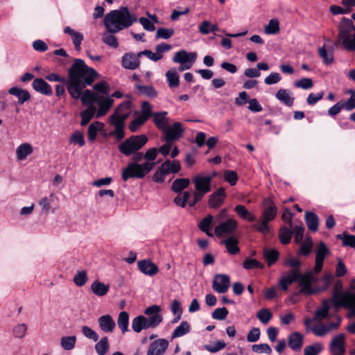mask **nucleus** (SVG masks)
Wrapping results in <instances>:
<instances>
[{
  "mask_svg": "<svg viewBox=\"0 0 355 355\" xmlns=\"http://www.w3.org/2000/svg\"><path fill=\"white\" fill-rule=\"evenodd\" d=\"M110 348L108 338L104 336L95 345V350L98 355H105Z\"/></svg>",
  "mask_w": 355,
  "mask_h": 355,
  "instance_id": "nucleus-44",
  "label": "nucleus"
},
{
  "mask_svg": "<svg viewBox=\"0 0 355 355\" xmlns=\"http://www.w3.org/2000/svg\"><path fill=\"white\" fill-rule=\"evenodd\" d=\"M257 317L262 324H267L271 320L272 313L268 309H261L257 312Z\"/></svg>",
  "mask_w": 355,
  "mask_h": 355,
  "instance_id": "nucleus-53",
  "label": "nucleus"
},
{
  "mask_svg": "<svg viewBox=\"0 0 355 355\" xmlns=\"http://www.w3.org/2000/svg\"><path fill=\"white\" fill-rule=\"evenodd\" d=\"M96 108L94 106H89L87 109L80 113L82 126L86 125L94 115Z\"/></svg>",
  "mask_w": 355,
  "mask_h": 355,
  "instance_id": "nucleus-49",
  "label": "nucleus"
},
{
  "mask_svg": "<svg viewBox=\"0 0 355 355\" xmlns=\"http://www.w3.org/2000/svg\"><path fill=\"white\" fill-rule=\"evenodd\" d=\"M148 141V137L145 135H133L126 139L119 146V151L129 156L140 150Z\"/></svg>",
  "mask_w": 355,
  "mask_h": 355,
  "instance_id": "nucleus-7",
  "label": "nucleus"
},
{
  "mask_svg": "<svg viewBox=\"0 0 355 355\" xmlns=\"http://www.w3.org/2000/svg\"><path fill=\"white\" fill-rule=\"evenodd\" d=\"M148 119L137 114V116L130 123L129 129L132 132H135Z\"/></svg>",
  "mask_w": 355,
  "mask_h": 355,
  "instance_id": "nucleus-55",
  "label": "nucleus"
},
{
  "mask_svg": "<svg viewBox=\"0 0 355 355\" xmlns=\"http://www.w3.org/2000/svg\"><path fill=\"white\" fill-rule=\"evenodd\" d=\"M140 56L133 53H125L121 58L122 66L127 69L134 70L139 67L140 64Z\"/></svg>",
  "mask_w": 355,
  "mask_h": 355,
  "instance_id": "nucleus-19",
  "label": "nucleus"
},
{
  "mask_svg": "<svg viewBox=\"0 0 355 355\" xmlns=\"http://www.w3.org/2000/svg\"><path fill=\"white\" fill-rule=\"evenodd\" d=\"M323 349V345L320 343H315L313 345L306 346L304 349V355H318Z\"/></svg>",
  "mask_w": 355,
  "mask_h": 355,
  "instance_id": "nucleus-54",
  "label": "nucleus"
},
{
  "mask_svg": "<svg viewBox=\"0 0 355 355\" xmlns=\"http://www.w3.org/2000/svg\"><path fill=\"white\" fill-rule=\"evenodd\" d=\"M292 236L293 232L290 227H286L285 226L281 227L279 232V237L282 244L289 243Z\"/></svg>",
  "mask_w": 355,
  "mask_h": 355,
  "instance_id": "nucleus-51",
  "label": "nucleus"
},
{
  "mask_svg": "<svg viewBox=\"0 0 355 355\" xmlns=\"http://www.w3.org/2000/svg\"><path fill=\"white\" fill-rule=\"evenodd\" d=\"M54 198L58 199L55 194L53 193H51L49 196L43 197L38 201V205L40 206L43 211L47 213L50 211L51 208V205Z\"/></svg>",
  "mask_w": 355,
  "mask_h": 355,
  "instance_id": "nucleus-47",
  "label": "nucleus"
},
{
  "mask_svg": "<svg viewBox=\"0 0 355 355\" xmlns=\"http://www.w3.org/2000/svg\"><path fill=\"white\" fill-rule=\"evenodd\" d=\"M92 293L98 297L105 296L110 290V284L95 280L91 285Z\"/></svg>",
  "mask_w": 355,
  "mask_h": 355,
  "instance_id": "nucleus-32",
  "label": "nucleus"
},
{
  "mask_svg": "<svg viewBox=\"0 0 355 355\" xmlns=\"http://www.w3.org/2000/svg\"><path fill=\"white\" fill-rule=\"evenodd\" d=\"M63 31L71 37L75 50L80 51L81 43L84 39L83 35L69 26H66Z\"/></svg>",
  "mask_w": 355,
  "mask_h": 355,
  "instance_id": "nucleus-26",
  "label": "nucleus"
},
{
  "mask_svg": "<svg viewBox=\"0 0 355 355\" xmlns=\"http://www.w3.org/2000/svg\"><path fill=\"white\" fill-rule=\"evenodd\" d=\"M221 243L225 245L227 251L230 254H236L239 252V248L238 247L239 241L234 236H230L223 240Z\"/></svg>",
  "mask_w": 355,
  "mask_h": 355,
  "instance_id": "nucleus-35",
  "label": "nucleus"
},
{
  "mask_svg": "<svg viewBox=\"0 0 355 355\" xmlns=\"http://www.w3.org/2000/svg\"><path fill=\"white\" fill-rule=\"evenodd\" d=\"M103 127V123L96 121L89 125L87 130L88 139L93 141L96 139L98 132Z\"/></svg>",
  "mask_w": 355,
  "mask_h": 355,
  "instance_id": "nucleus-46",
  "label": "nucleus"
},
{
  "mask_svg": "<svg viewBox=\"0 0 355 355\" xmlns=\"http://www.w3.org/2000/svg\"><path fill=\"white\" fill-rule=\"evenodd\" d=\"M297 282L300 286V293L306 295L316 294L319 290L312 287V284L316 282L313 271L309 270L304 273H301L297 269H291L287 272L282 275L279 280L280 288L284 291H287L289 285Z\"/></svg>",
  "mask_w": 355,
  "mask_h": 355,
  "instance_id": "nucleus-2",
  "label": "nucleus"
},
{
  "mask_svg": "<svg viewBox=\"0 0 355 355\" xmlns=\"http://www.w3.org/2000/svg\"><path fill=\"white\" fill-rule=\"evenodd\" d=\"M110 122L111 124L114 125L115 130L113 132H111V135H115L116 137V139L118 141L121 140L124 136V121H122L121 119H110Z\"/></svg>",
  "mask_w": 355,
  "mask_h": 355,
  "instance_id": "nucleus-34",
  "label": "nucleus"
},
{
  "mask_svg": "<svg viewBox=\"0 0 355 355\" xmlns=\"http://www.w3.org/2000/svg\"><path fill=\"white\" fill-rule=\"evenodd\" d=\"M340 321L341 318L338 317L336 322H329L327 324H324L322 322H319L311 327V331L318 337H324L330 331L337 329L340 326Z\"/></svg>",
  "mask_w": 355,
  "mask_h": 355,
  "instance_id": "nucleus-11",
  "label": "nucleus"
},
{
  "mask_svg": "<svg viewBox=\"0 0 355 355\" xmlns=\"http://www.w3.org/2000/svg\"><path fill=\"white\" fill-rule=\"evenodd\" d=\"M162 170L166 174L177 173L181 169L180 162L179 160L174 159L173 161L170 159L166 160L161 164Z\"/></svg>",
  "mask_w": 355,
  "mask_h": 355,
  "instance_id": "nucleus-31",
  "label": "nucleus"
},
{
  "mask_svg": "<svg viewBox=\"0 0 355 355\" xmlns=\"http://www.w3.org/2000/svg\"><path fill=\"white\" fill-rule=\"evenodd\" d=\"M190 184V180L188 178H178L172 184L171 189L175 193H180L183 189L187 188Z\"/></svg>",
  "mask_w": 355,
  "mask_h": 355,
  "instance_id": "nucleus-42",
  "label": "nucleus"
},
{
  "mask_svg": "<svg viewBox=\"0 0 355 355\" xmlns=\"http://www.w3.org/2000/svg\"><path fill=\"white\" fill-rule=\"evenodd\" d=\"M27 329L28 327L26 324H18L13 327L12 334L16 338H23L26 334Z\"/></svg>",
  "mask_w": 355,
  "mask_h": 355,
  "instance_id": "nucleus-58",
  "label": "nucleus"
},
{
  "mask_svg": "<svg viewBox=\"0 0 355 355\" xmlns=\"http://www.w3.org/2000/svg\"><path fill=\"white\" fill-rule=\"evenodd\" d=\"M238 223L233 218H229L216 227L214 233L216 236L220 238L232 234L237 228Z\"/></svg>",
  "mask_w": 355,
  "mask_h": 355,
  "instance_id": "nucleus-12",
  "label": "nucleus"
},
{
  "mask_svg": "<svg viewBox=\"0 0 355 355\" xmlns=\"http://www.w3.org/2000/svg\"><path fill=\"white\" fill-rule=\"evenodd\" d=\"M158 155V149L156 148H149L144 153L145 162L130 163L123 169L121 177L123 180L127 181L130 178H143L149 173L155 167L156 163L154 162Z\"/></svg>",
  "mask_w": 355,
  "mask_h": 355,
  "instance_id": "nucleus-3",
  "label": "nucleus"
},
{
  "mask_svg": "<svg viewBox=\"0 0 355 355\" xmlns=\"http://www.w3.org/2000/svg\"><path fill=\"white\" fill-rule=\"evenodd\" d=\"M243 267L247 270L253 268H263V265L254 259H246L243 263Z\"/></svg>",
  "mask_w": 355,
  "mask_h": 355,
  "instance_id": "nucleus-64",
  "label": "nucleus"
},
{
  "mask_svg": "<svg viewBox=\"0 0 355 355\" xmlns=\"http://www.w3.org/2000/svg\"><path fill=\"white\" fill-rule=\"evenodd\" d=\"M263 257L268 262V265L270 266L278 259L279 252L275 249H266L263 252Z\"/></svg>",
  "mask_w": 355,
  "mask_h": 355,
  "instance_id": "nucleus-50",
  "label": "nucleus"
},
{
  "mask_svg": "<svg viewBox=\"0 0 355 355\" xmlns=\"http://www.w3.org/2000/svg\"><path fill=\"white\" fill-rule=\"evenodd\" d=\"M304 336L299 332L291 334L288 338V345L294 351H300L302 349Z\"/></svg>",
  "mask_w": 355,
  "mask_h": 355,
  "instance_id": "nucleus-27",
  "label": "nucleus"
},
{
  "mask_svg": "<svg viewBox=\"0 0 355 355\" xmlns=\"http://www.w3.org/2000/svg\"><path fill=\"white\" fill-rule=\"evenodd\" d=\"M174 34L173 28H159L157 30L155 38L167 40L172 37Z\"/></svg>",
  "mask_w": 355,
  "mask_h": 355,
  "instance_id": "nucleus-59",
  "label": "nucleus"
},
{
  "mask_svg": "<svg viewBox=\"0 0 355 355\" xmlns=\"http://www.w3.org/2000/svg\"><path fill=\"white\" fill-rule=\"evenodd\" d=\"M213 176L202 174H198L192 178V182L194 184L196 197L198 199L199 197H203L207 193L209 192L211 189V180Z\"/></svg>",
  "mask_w": 355,
  "mask_h": 355,
  "instance_id": "nucleus-9",
  "label": "nucleus"
},
{
  "mask_svg": "<svg viewBox=\"0 0 355 355\" xmlns=\"http://www.w3.org/2000/svg\"><path fill=\"white\" fill-rule=\"evenodd\" d=\"M33 87L37 92L46 96L53 94L51 87L42 78H36L33 82Z\"/></svg>",
  "mask_w": 355,
  "mask_h": 355,
  "instance_id": "nucleus-25",
  "label": "nucleus"
},
{
  "mask_svg": "<svg viewBox=\"0 0 355 355\" xmlns=\"http://www.w3.org/2000/svg\"><path fill=\"white\" fill-rule=\"evenodd\" d=\"M305 221L309 230L316 232L318 229L319 220L318 216L312 211L305 213Z\"/></svg>",
  "mask_w": 355,
  "mask_h": 355,
  "instance_id": "nucleus-36",
  "label": "nucleus"
},
{
  "mask_svg": "<svg viewBox=\"0 0 355 355\" xmlns=\"http://www.w3.org/2000/svg\"><path fill=\"white\" fill-rule=\"evenodd\" d=\"M234 211L237 215L243 220H246L250 222L255 220V216L250 213L244 205H238L234 207Z\"/></svg>",
  "mask_w": 355,
  "mask_h": 355,
  "instance_id": "nucleus-40",
  "label": "nucleus"
},
{
  "mask_svg": "<svg viewBox=\"0 0 355 355\" xmlns=\"http://www.w3.org/2000/svg\"><path fill=\"white\" fill-rule=\"evenodd\" d=\"M76 342L75 336H64L60 339V345L64 350H71Z\"/></svg>",
  "mask_w": 355,
  "mask_h": 355,
  "instance_id": "nucleus-52",
  "label": "nucleus"
},
{
  "mask_svg": "<svg viewBox=\"0 0 355 355\" xmlns=\"http://www.w3.org/2000/svg\"><path fill=\"white\" fill-rule=\"evenodd\" d=\"M275 97L288 107L293 105L295 99L292 92L286 89H279L275 94Z\"/></svg>",
  "mask_w": 355,
  "mask_h": 355,
  "instance_id": "nucleus-28",
  "label": "nucleus"
},
{
  "mask_svg": "<svg viewBox=\"0 0 355 355\" xmlns=\"http://www.w3.org/2000/svg\"><path fill=\"white\" fill-rule=\"evenodd\" d=\"M338 43L350 51H355V27L353 21L344 18L339 26Z\"/></svg>",
  "mask_w": 355,
  "mask_h": 355,
  "instance_id": "nucleus-6",
  "label": "nucleus"
},
{
  "mask_svg": "<svg viewBox=\"0 0 355 355\" xmlns=\"http://www.w3.org/2000/svg\"><path fill=\"white\" fill-rule=\"evenodd\" d=\"M331 354L344 355L345 353V335L340 334L332 338L329 345Z\"/></svg>",
  "mask_w": 355,
  "mask_h": 355,
  "instance_id": "nucleus-13",
  "label": "nucleus"
},
{
  "mask_svg": "<svg viewBox=\"0 0 355 355\" xmlns=\"http://www.w3.org/2000/svg\"><path fill=\"white\" fill-rule=\"evenodd\" d=\"M159 318H147L140 315L132 320V328L136 333H140L144 329H154L158 326Z\"/></svg>",
  "mask_w": 355,
  "mask_h": 355,
  "instance_id": "nucleus-10",
  "label": "nucleus"
},
{
  "mask_svg": "<svg viewBox=\"0 0 355 355\" xmlns=\"http://www.w3.org/2000/svg\"><path fill=\"white\" fill-rule=\"evenodd\" d=\"M225 191L224 188H219L216 191L210 196L208 205L211 208H217L220 207L225 198Z\"/></svg>",
  "mask_w": 355,
  "mask_h": 355,
  "instance_id": "nucleus-23",
  "label": "nucleus"
},
{
  "mask_svg": "<svg viewBox=\"0 0 355 355\" xmlns=\"http://www.w3.org/2000/svg\"><path fill=\"white\" fill-rule=\"evenodd\" d=\"M137 265L139 270L144 275L153 276L158 272V268L150 261L141 260Z\"/></svg>",
  "mask_w": 355,
  "mask_h": 355,
  "instance_id": "nucleus-29",
  "label": "nucleus"
},
{
  "mask_svg": "<svg viewBox=\"0 0 355 355\" xmlns=\"http://www.w3.org/2000/svg\"><path fill=\"white\" fill-rule=\"evenodd\" d=\"M263 209L259 220L253 225L254 229L266 235L270 232L268 223L273 220L277 214V208L271 198H265L263 201Z\"/></svg>",
  "mask_w": 355,
  "mask_h": 355,
  "instance_id": "nucleus-5",
  "label": "nucleus"
},
{
  "mask_svg": "<svg viewBox=\"0 0 355 355\" xmlns=\"http://www.w3.org/2000/svg\"><path fill=\"white\" fill-rule=\"evenodd\" d=\"M168 112L166 111L155 112L153 114V120L157 128L164 130L167 128L169 120L166 117Z\"/></svg>",
  "mask_w": 355,
  "mask_h": 355,
  "instance_id": "nucleus-30",
  "label": "nucleus"
},
{
  "mask_svg": "<svg viewBox=\"0 0 355 355\" xmlns=\"http://www.w3.org/2000/svg\"><path fill=\"white\" fill-rule=\"evenodd\" d=\"M137 21L135 15H132L127 7H121L107 13L104 18V24L110 33H116L129 28Z\"/></svg>",
  "mask_w": 355,
  "mask_h": 355,
  "instance_id": "nucleus-4",
  "label": "nucleus"
},
{
  "mask_svg": "<svg viewBox=\"0 0 355 355\" xmlns=\"http://www.w3.org/2000/svg\"><path fill=\"white\" fill-rule=\"evenodd\" d=\"M166 77L170 87H177L179 85V75L175 69H169L166 73Z\"/></svg>",
  "mask_w": 355,
  "mask_h": 355,
  "instance_id": "nucleus-43",
  "label": "nucleus"
},
{
  "mask_svg": "<svg viewBox=\"0 0 355 355\" xmlns=\"http://www.w3.org/2000/svg\"><path fill=\"white\" fill-rule=\"evenodd\" d=\"M197 54L195 52L188 53L185 50L176 52L173 58V61L176 63L185 64L192 67L196 62Z\"/></svg>",
  "mask_w": 355,
  "mask_h": 355,
  "instance_id": "nucleus-18",
  "label": "nucleus"
},
{
  "mask_svg": "<svg viewBox=\"0 0 355 355\" xmlns=\"http://www.w3.org/2000/svg\"><path fill=\"white\" fill-rule=\"evenodd\" d=\"M213 219V216L209 214L202 218L198 224L199 229L202 232H205L208 236H213V234L211 232Z\"/></svg>",
  "mask_w": 355,
  "mask_h": 355,
  "instance_id": "nucleus-37",
  "label": "nucleus"
},
{
  "mask_svg": "<svg viewBox=\"0 0 355 355\" xmlns=\"http://www.w3.org/2000/svg\"><path fill=\"white\" fill-rule=\"evenodd\" d=\"M326 44H324L322 47L319 48L318 53L319 55L322 58L323 62L326 64H329L333 61V48L329 47L328 50L329 52H327V49H326Z\"/></svg>",
  "mask_w": 355,
  "mask_h": 355,
  "instance_id": "nucleus-48",
  "label": "nucleus"
},
{
  "mask_svg": "<svg viewBox=\"0 0 355 355\" xmlns=\"http://www.w3.org/2000/svg\"><path fill=\"white\" fill-rule=\"evenodd\" d=\"M329 302H331L330 300L329 301H322L321 306L318 307L315 312L313 318V321L321 322L324 319L329 318L330 309Z\"/></svg>",
  "mask_w": 355,
  "mask_h": 355,
  "instance_id": "nucleus-24",
  "label": "nucleus"
},
{
  "mask_svg": "<svg viewBox=\"0 0 355 355\" xmlns=\"http://www.w3.org/2000/svg\"><path fill=\"white\" fill-rule=\"evenodd\" d=\"M298 254L307 256L311 252L313 241L311 238H307L304 242L302 241Z\"/></svg>",
  "mask_w": 355,
  "mask_h": 355,
  "instance_id": "nucleus-60",
  "label": "nucleus"
},
{
  "mask_svg": "<svg viewBox=\"0 0 355 355\" xmlns=\"http://www.w3.org/2000/svg\"><path fill=\"white\" fill-rule=\"evenodd\" d=\"M131 103L130 101H125L121 103L115 110L113 114L111 115L110 119H121L125 121L130 113Z\"/></svg>",
  "mask_w": 355,
  "mask_h": 355,
  "instance_id": "nucleus-22",
  "label": "nucleus"
},
{
  "mask_svg": "<svg viewBox=\"0 0 355 355\" xmlns=\"http://www.w3.org/2000/svg\"><path fill=\"white\" fill-rule=\"evenodd\" d=\"M98 324L101 331L105 333H112L116 328L113 318L109 315H103L98 318Z\"/></svg>",
  "mask_w": 355,
  "mask_h": 355,
  "instance_id": "nucleus-21",
  "label": "nucleus"
},
{
  "mask_svg": "<svg viewBox=\"0 0 355 355\" xmlns=\"http://www.w3.org/2000/svg\"><path fill=\"white\" fill-rule=\"evenodd\" d=\"M33 152V146L28 143L19 145L16 149V155L18 160H24Z\"/></svg>",
  "mask_w": 355,
  "mask_h": 355,
  "instance_id": "nucleus-33",
  "label": "nucleus"
},
{
  "mask_svg": "<svg viewBox=\"0 0 355 355\" xmlns=\"http://www.w3.org/2000/svg\"><path fill=\"white\" fill-rule=\"evenodd\" d=\"M164 134V140L168 143L179 139L184 132L181 123L175 122L171 126H167L163 130Z\"/></svg>",
  "mask_w": 355,
  "mask_h": 355,
  "instance_id": "nucleus-14",
  "label": "nucleus"
},
{
  "mask_svg": "<svg viewBox=\"0 0 355 355\" xmlns=\"http://www.w3.org/2000/svg\"><path fill=\"white\" fill-rule=\"evenodd\" d=\"M137 89L139 94L148 96L149 97H155L157 92L152 86L137 85Z\"/></svg>",
  "mask_w": 355,
  "mask_h": 355,
  "instance_id": "nucleus-63",
  "label": "nucleus"
},
{
  "mask_svg": "<svg viewBox=\"0 0 355 355\" xmlns=\"http://www.w3.org/2000/svg\"><path fill=\"white\" fill-rule=\"evenodd\" d=\"M69 80L67 82V88L74 99L80 98L82 103L85 105L93 106L97 101L100 94L86 89L83 91L86 85H91L98 73L93 68L88 67L82 59H75L69 69Z\"/></svg>",
  "mask_w": 355,
  "mask_h": 355,
  "instance_id": "nucleus-1",
  "label": "nucleus"
},
{
  "mask_svg": "<svg viewBox=\"0 0 355 355\" xmlns=\"http://www.w3.org/2000/svg\"><path fill=\"white\" fill-rule=\"evenodd\" d=\"M338 237L342 239L344 246L355 249V235L343 233L341 235H338Z\"/></svg>",
  "mask_w": 355,
  "mask_h": 355,
  "instance_id": "nucleus-61",
  "label": "nucleus"
},
{
  "mask_svg": "<svg viewBox=\"0 0 355 355\" xmlns=\"http://www.w3.org/2000/svg\"><path fill=\"white\" fill-rule=\"evenodd\" d=\"M329 253V250L327 245L323 242H320L318 244L315 251V260L314 267V272L315 274L319 273L322 270L323 261Z\"/></svg>",
  "mask_w": 355,
  "mask_h": 355,
  "instance_id": "nucleus-16",
  "label": "nucleus"
},
{
  "mask_svg": "<svg viewBox=\"0 0 355 355\" xmlns=\"http://www.w3.org/2000/svg\"><path fill=\"white\" fill-rule=\"evenodd\" d=\"M336 309L344 306L349 309L348 318L355 317V293H345L344 295H337L336 293L330 299Z\"/></svg>",
  "mask_w": 355,
  "mask_h": 355,
  "instance_id": "nucleus-8",
  "label": "nucleus"
},
{
  "mask_svg": "<svg viewBox=\"0 0 355 355\" xmlns=\"http://www.w3.org/2000/svg\"><path fill=\"white\" fill-rule=\"evenodd\" d=\"M190 331V325L187 321H182L173 331L171 338H179L184 336Z\"/></svg>",
  "mask_w": 355,
  "mask_h": 355,
  "instance_id": "nucleus-41",
  "label": "nucleus"
},
{
  "mask_svg": "<svg viewBox=\"0 0 355 355\" xmlns=\"http://www.w3.org/2000/svg\"><path fill=\"white\" fill-rule=\"evenodd\" d=\"M116 322L117 325L123 334H125L129 331V314L126 311H121L119 313Z\"/></svg>",
  "mask_w": 355,
  "mask_h": 355,
  "instance_id": "nucleus-39",
  "label": "nucleus"
},
{
  "mask_svg": "<svg viewBox=\"0 0 355 355\" xmlns=\"http://www.w3.org/2000/svg\"><path fill=\"white\" fill-rule=\"evenodd\" d=\"M161 309L157 305H152L150 306L147 307L144 313L149 317L148 318H159L160 320H159L158 325L162 322L163 318L162 315L160 314Z\"/></svg>",
  "mask_w": 355,
  "mask_h": 355,
  "instance_id": "nucleus-45",
  "label": "nucleus"
},
{
  "mask_svg": "<svg viewBox=\"0 0 355 355\" xmlns=\"http://www.w3.org/2000/svg\"><path fill=\"white\" fill-rule=\"evenodd\" d=\"M168 345V341L164 338L155 340L150 344L146 355H164Z\"/></svg>",
  "mask_w": 355,
  "mask_h": 355,
  "instance_id": "nucleus-17",
  "label": "nucleus"
},
{
  "mask_svg": "<svg viewBox=\"0 0 355 355\" xmlns=\"http://www.w3.org/2000/svg\"><path fill=\"white\" fill-rule=\"evenodd\" d=\"M264 31L266 34L274 35L279 31V23L277 19H270L268 24L265 26Z\"/></svg>",
  "mask_w": 355,
  "mask_h": 355,
  "instance_id": "nucleus-57",
  "label": "nucleus"
},
{
  "mask_svg": "<svg viewBox=\"0 0 355 355\" xmlns=\"http://www.w3.org/2000/svg\"><path fill=\"white\" fill-rule=\"evenodd\" d=\"M98 105V110L96 112V118L104 116L111 108L114 103V100L112 97H104L103 95H99L96 101Z\"/></svg>",
  "mask_w": 355,
  "mask_h": 355,
  "instance_id": "nucleus-20",
  "label": "nucleus"
},
{
  "mask_svg": "<svg viewBox=\"0 0 355 355\" xmlns=\"http://www.w3.org/2000/svg\"><path fill=\"white\" fill-rule=\"evenodd\" d=\"M226 346L225 343L223 340H217L213 344L205 345V349L209 352L216 353L223 349Z\"/></svg>",
  "mask_w": 355,
  "mask_h": 355,
  "instance_id": "nucleus-62",
  "label": "nucleus"
},
{
  "mask_svg": "<svg viewBox=\"0 0 355 355\" xmlns=\"http://www.w3.org/2000/svg\"><path fill=\"white\" fill-rule=\"evenodd\" d=\"M8 92L10 94L15 96L18 98V103L19 104H23L30 98V94L28 91L18 88L17 87H11Z\"/></svg>",
  "mask_w": 355,
  "mask_h": 355,
  "instance_id": "nucleus-38",
  "label": "nucleus"
},
{
  "mask_svg": "<svg viewBox=\"0 0 355 355\" xmlns=\"http://www.w3.org/2000/svg\"><path fill=\"white\" fill-rule=\"evenodd\" d=\"M230 286V278L227 275L217 274L213 279V289L218 293H226Z\"/></svg>",
  "mask_w": 355,
  "mask_h": 355,
  "instance_id": "nucleus-15",
  "label": "nucleus"
},
{
  "mask_svg": "<svg viewBox=\"0 0 355 355\" xmlns=\"http://www.w3.org/2000/svg\"><path fill=\"white\" fill-rule=\"evenodd\" d=\"M86 270H78L73 277V282L78 286H84L87 282Z\"/></svg>",
  "mask_w": 355,
  "mask_h": 355,
  "instance_id": "nucleus-56",
  "label": "nucleus"
}]
</instances>
